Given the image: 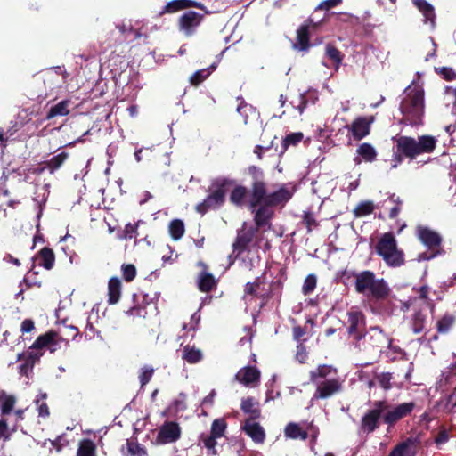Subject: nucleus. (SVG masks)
Here are the masks:
<instances>
[{
    "instance_id": "35",
    "label": "nucleus",
    "mask_w": 456,
    "mask_h": 456,
    "mask_svg": "<svg viewBox=\"0 0 456 456\" xmlns=\"http://www.w3.org/2000/svg\"><path fill=\"white\" fill-rule=\"evenodd\" d=\"M215 69H216V66L214 64H212L208 68L197 70L190 77L191 85L194 86H198L203 81H205Z\"/></svg>"
},
{
    "instance_id": "33",
    "label": "nucleus",
    "mask_w": 456,
    "mask_h": 456,
    "mask_svg": "<svg viewBox=\"0 0 456 456\" xmlns=\"http://www.w3.org/2000/svg\"><path fill=\"white\" fill-rule=\"evenodd\" d=\"M69 100H63L52 106L46 114V119H52L57 116H66L69 113Z\"/></svg>"
},
{
    "instance_id": "30",
    "label": "nucleus",
    "mask_w": 456,
    "mask_h": 456,
    "mask_svg": "<svg viewBox=\"0 0 456 456\" xmlns=\"http://www.w3.org/2000/svg\"><path fill=\"white\" fill-rule=\"evenodd\" d=\"M284 436L289 439L305 440L308 433L299 424L290 422L284 428Z\"/></svg>"
},
{
    "instance_id": "53",
    "label": "nucleus",
    "mask_w": 456,
    "mask_h": 456,
    "mask_svg": "<svg viewBox=\"0 0 456 456\" xmlns=\"http://www.w3.org/2000/svg\"><path fill=\"white\" fill-rule=\"evenodd\" d=\"M303 219H304V223L307 228L308 232H312V230L314 228L317 227V225H318V223H317L314 216L310 212L305 213Z\"/></svg>"
},
{
    "instance_id": "12",
    "label": "nucleus",
    "mask_w": 456,
    "mask_h": 456,
    "mask_svg": "<svg viewBox=\"0 0 456 456\" xmlns=\"http://www.w3.org/2000/svg\"><path fill=\"white\" fill-rule=\"evenodd\" d=\"M386 410V401L379 400L373 403L371 409L368 410L362 417L359 431L369 435L374 432L380 425L383 419V411Z\"/></svg>"
},
{
    "instance_id": "11",
    "label": "nucleus",
    "mask_w": 456,
    "mask_h": 456,
    "mask_svg": "<svg viewBox=\"0 0 456 456\" xmlns=\"http://www.w3.org/2000/svg\"><path fill=\"white\" fill-rule=\"evenodd\" d=\"M257 232V228L248 225L247 222L242 224L232 244L233 253L236 254V256L245 251H250L251 248L260 247L261 240L256 237Z\"/></svg>"
},
{
    "instance_id": "51",
    "label": "nucleus",
    "mask_w": 456,
    "mask_h": 456,
    "mask_svg": "<svg viewBox=\"0 0 456 456\" xmlns=\"http://www.w3.org/2000/svg\"><path fill=\"white\" fill-rule=\"evenodd\" d=\"M392 374L389 373V372H384V373H381V374H379L377 376V380L379 384V386L385 389V390H388L392 387V385H391V380H392Z\"/></svg>"
},
{
    "instance_id": "63",
    "label": "nucleus",
    "mask_w": 456,
    "mask_h": 456,
    "mask_svg": "<svg viewBox=\"0 0 456 456\" xmlns=\"http://www.w3.org/2000/svg\"><path fill=\"white\" fill-rule=\"evenodd\" d=\"M416 291L421 299L427 300L428 298L429 288L428 286H421Z\"/></svg>"
},
{
    "instance_id": "36",
    "label": "nucleus",
    "mask_w": 456,
    "mask_h": 456,
    "mask_svg": "<svg viewBox=\"0 0 456 456\" xmlns=\"http://www.w3.org/2000/svg\"><path fill=\"white\" fill-rule=\"evenodd\" d=\"M39 258H40V265L44 266L46 270H51L55 262V256L53 251L45 247L39 251Z\"/></svg>"
},
{
    "instance_id": "38",
    "label": "nucleus",
    "mask_w": 456,
    "mask_h": 456,
    "mask_svg": "<svg viewBox=\"0 0 456 456\" xmlns=\"http://www.w3.org/2000/svg\"><path fill=\"white\" fill-rule=\"evenodd\" d=\"M77 456H96V447L93 441L84 439L79 443Z\"/></svg>"
},
{
    "instance_id": "32",
    "label": "nucleus",
    "mask_w": 456,
    "mask_h": 456,
    "mask_svg": "<svg viewBox=\"0 0 456 456\" xmlns=\"http://www.w3.org/2000/svg\"><path fill=\"white\" fill-rule=\"evenodd\" d=\"M125 456H147L146 448L134 439L126 440Z\"/></svg>"
},
{
    "instance_id": "46",
    "label": "nucleus",
    "mask_w": 456,
    "mask_h": 456,
    "mask_svg": "<svg viewBox=\"0 0 456 456\" xmlns=\"http://www.w3.org/2000/svg\"><path fill=\"white\" fill-rule=\"evenodd\" d=\"M317 279L314 274H309L304 281L302 292L305 296L311 294L316 288Z\"/></svg>"
},
{
    "instance_id": "43",
    "label": "nucleus",
    "mask_w": 456,
    "mask_h": 456,
    "mask_svg": "<svg viewBox=\"0 0 456 456\" xmlns=\"http://www.w3.org/2000/svg\"><path fill=\"white\" fill-rule=\"evenodd\" d=\"M15 404V397L8 395H0V409L3 415L10 414Z\"/></svg>"
},
{
    "instance_id": "2",
    "label": "nucleus",
    "mask_w": 456,
    "mask_h": 456,
    "mask_svg": "<svg viewBox=\"0 0 456 456\" xmlns=\"http://www.w3.org/2000/svg\"><path fill=\"white\" fill-rule=\"evenodd\" d=\"M310 381L316 385L313 398L323 400L330 398L343 389L344 379L338 375L337 368L321 364L309 373Z\"/></svg>"
},
{
    "instance_id": "31",
    "label": "nucleus",
    "mask_w": 456,
    "mask_h": 456,
    "mask_svg": "<svg viewBox=\"0 0 456 456\" xmlns=\"http://www.w3.org/2000/svg\"><path fill=\"white\" fill-rule=\"evenodd\" d=\"M241 410L250 415L249 419H257L260 416L258 403L253 397L243 398L241 401Z\"/></svg>"
},
{
    "instance_id": "49",
    "label": "nucleus",
    "mask_w": 456,
    "mask_h": 456,
    "mask_svg": "<svg viewBox=\"0 0 456 456\" xmlns=\"http://www.w3.org/2000/svg\"><path fill=\"white\" fill-rule=\"evenodd\" d=\"M154 373V369L151 366H144L141 369L139 374V380L142 387H144L151 379Z\"/></svg>"
},
{
    "instance_id": "7",
    "label": "nucleus",
    "mask_w": 456,
    "mask_h": 456,
    "mask_svg": "<svg viewBox=\"0 0 456 456\" xmlns=\"http://www.w3.org/2000/svg\"><path fill=\"white\" fill-rule=\"evenodd\" d=\"M395 142L398 152L407 158L414 159L420 154L431 153L436 146L437 140L431 135H422L417 139L400 136L395 139Z\"/></svg>"
},
{
    "instance_id": "8",
    "label": "nucleus",
    "mask_w": 456,
    "mask_h": 456,
    "mask_svg": "<svg viewBox=\"0 0 456 456\" xmlns=\"http://www.w3.org/2000/svg\"><path fill=\"white\" fill-rule=\"evenodd\" d=\"M367 354L379 356L385 348H392V338L380 327L371 326L362 338V346H354Z\"/></svg>"
},
{
    "instance_id": "27",
    "label": "nucleus",
    "mask_w": 456,
    "mask_h": 456,
    "mask_svg": "<svg viewBox=\"0 0 456 456\" xmlns=\"http://www.w3.org/2000/svg\"><path fill=\"white\" fill-rule=\"evenodd\" d=\"M263 282L261 281L260 278H257L254 282H248L244 289L245 297L250 296L261 299L267 298L269 295L261 288Z\"/></svg>"
},
{
    "instance_id": "54",
    "label": "nucleus",
    "mask_w": 456,
    "mask_h": 456,
    "mask_svg": "<svg viewBox=\"0 0 456 456\" xmlns=\"http://www.w3.org/2000/svg\"><path fill=\"white\" fill-rule=\"evenodd\" d=\"M421 13L423 14V16L425 18V22H430L431 26L435 27L436 13H435L434 7L432 5H430L429 7L425 9V11L421 12Z\"/></svg>"
},
{
    "instance_id": "4",
    "label": "nucleus",
    "mask_w": 456,
    "mask_h": 456,
    "mask_svg": "<svg viewBox=\"0 0 456 456\" xmlns=\"http://www.w3.org/2000/svg\"><path fill=\"white\" fill-rule=\"evenodd\" d=\"M403 122L410 126L422 124L425 111L424 90L420 87H408L400 104Z\"/></svg>"
},
{
    "instance_id": "1",
    "label": "nucleus",
    "mask_w": 456,
    "mask_h": 456,
    "mask_svg": "<svg viewBox=\"0 0 456 456\" xmlns=\"http://www.w3.org/2000/svg\"><path fill=\"white\" fill-rule=\"evenodd\" d=\"M296 192V186L291 183H282L275 191H268L265 181L256 180L249 188L248 207L254 213L255 228L267 226L271 228V219L274 212L273 207H283Z\"/></svg>"
},
{
    "instance_id": "24",
    "label": "nucleus",
    "mask_w": 456,
    "mask_h": 456,
    "mask_svg": "<svg viewBox=\"0 0 456 456\" xmlns=\"http://www.w3.org/2000/svg\"><path fill=\"white\" fill-rule=\"evenodd\" d=\"M249 190L240 184H234L230 194V201L237 206L241 207L246 202L248 204Z\"/></svg>"
},
{
    "instance_id": "14",
    "label": "nucleus",
    "mask_w": 456,
    "mask_h": 456,
    "mask_svg": "<svg viewBox=\"0 0 456 456\" xmlns=\"http://www.w3.org/2000/svg\"><path fill=\"white\" fill-rule=\"evenodd\" d=\"M322 23L323 19L315 20L314 17L311 15L297 29V37L293 48L300 52H308L311 47L310 32L317 29Z\"/></svg>"
},
{
    "instance_id": "25",
    "label": "nucleus",
    "mask_w": 456,
    "mask_h": 456,
    "mask_svg": "<svg viewBox=\"0 0 456 456\" xmlns=\"http://www.w3.org/2000/svg\"><path fill=\"white\" fill-rule=\"evenodd\" d=\"M198 288L201 292H210L217 286V280L206 270L200 272L197 278Z\"/></svg>"
},
{
    "instance_id": "50",
    "label": "nucleus",
    "mask_w": 456,
    "mask_h": 456,
    "mask_svg": "<svg viewBox=\"0 0 456 456\" xmlns=\"http://www.w3.org/2000/svg\"><path fill=\"white\" fill-rule=\"evenodd\" d=\"M122 275L126 281H132L136 276V268L132 264L123 265L121 266Z\"/></svg>"
},
{
    "instance_id": "22",
    "label": "nucleus",
    "mask_w": 456,
    "mask_h": 456,
    "mask_svg": "<svg viewBox=\"0 0 456 456\" xmlns=\"http://www.w3.org/2000/svg\"><path fill=\"white\" fill-rule=\"evenodd\" d=\"M356 153L357 156L354 159L355 164H360L362 161L373 162L378 155L376 149L369 142L360 144Z\"/></svg>"
},
{
    "instance_id": "17",
    "label": "nucleus",
    "mask_w": 456,
    "mask_h": 456,
    "mask_svg": "<svg viewBox=\"0 0 456 456\" xmlns=\"http://www.w3.org/2000/svg\"><path fill=\"white\" fill-rule=\"evenodd\" d=\"M182 435V429L178 423L166 421L159 428L156 442L159 444H172L178 441Z\"/></svg>"
},
{
    "instance_id": "57",
    "label": "nucleus",
    "mask_w": 456,
    "mask_h": 456,
    "mask_svg": "<svg viewBox=\"0 0 456 456\" xmlns=\"http://www.w3.org/2000/svg\"><path fill=\"white\" fill-rule=\"evenodd\" d=\"M35 330V323L31 319H25L20 325L21 333H28Z\"/></svg>"
},
{
    "instance_id": "52",
    "label": "nucleus",
    "mask_w": 456,
    "mask_h": 456,
    "mask_svg": "<svg viewBox=\"0 0 456 456\" xmlns=\"http://www.w3.org/2000/svg\"><path fill=\"white\" fill-rule=\"evenodd\" d=\"M238 100L240 101V103L237 107V111L240 115L245 116L244 123H248V112L254 111V109L251 105L247 104L241 98L238 97Z\"/></svg>"
},
{
    "instance_id": "28",
    "label": "nucleus",
    "mask_w": 456,
    "mask_h": 456,
    "mask_svg": "<svg viewBox=\"0 0 456 456\" xmlns=\"http://www.w3.org/2000/svg\"><path fill=\"white\" fill-rule=\"evenodd\" d=\"M69 156V155L68 152L61 151V153L51 158L49 160L45 161L40 171L42 172L46 169L51 174H53L64 164V162L68 159Z\"/></svg>"
},
{
    "instance_id": "18",
    "label": "nucleus",
    "mask_w": 456,
    "mask_h": 456,
    "mask_svg": "<svg viewBox=\"0 0 456 456\" xmlns=\"http://www.w3.org/2000/svg\"><path fill=\"white\" fill-rule=\"evenodd\" d=\"M374 120L373 116L357 117L347 128L354 139L360 141L370 134V126Z\"/></svg>"
},
{
    "instance_id": "39",
    "label": "nucleus",
    "mask_w": 456,
    "mask_h": 456,
    "mask_svg": "<svg viewBox=\"0 0 456 456\" xmlns=\"http://www.w3.org/2000/svg\"><path fill=\"white\" fill-rule=\"evenodd\" d=\"M325 54L330 60L333 61L335 69H338L343 60L342 53L334 45L328 44L325 46Z\"/></svg>"
},
{
    "instance_id": "58",
    "label": "nucleus",
    "mask_w": 456,
    "mask_h": 456,
    "mask_svg": "<svg viewBox=\"0 0 456 456\" xmlns=\"http://www.w3.org/2000/svg\"><path fill=\"white\" fill-rule=\"evenodd\" d=\"M440 73L448 81L456 79V72L452 68L444 67L441 69Z\"/></svg>"
},
{
    "instance_id": "21",
    "label": "nucleus",
    "mask_w": 456,
    "mask_h": 456,
    "mask_svg": "<svg viewBox=\"0 0 456 456\" xmlns=\"http://www.w3.org/2000/svg\"><path fill=\"white\" fill-rule=\"evenodd\" d=\"M242 429L256 444L264 443L265 439V432L263 427L254 419H247Z\"/></svg>"
},
{
    "instance_id": "42",
    "label": "nucleus",
    "mask_w": 456,
    "mask_h": 456,
    "mask_svg": "<svg viewBox=\"0 0 456 456\" xmlns=\"http://www.w3.org/2000/svg\"><path fill=\"white\" fill-rule=\"evenodd\" d=\"M227 424L224 419H216L212 422L210 433L214 436L223 438L225 435Z\"/></svg>"
},
{
    "instance_id": "20",
    "label": "nucleus",
    "mask_w": 456,
    "mask_h": 456,
    "mask_svg": "<svg viewBox=\"0 0 456 456\" xmlns=\"http://www.w3.org/2000/svg\"><path fill=\"white\" fill-rule=\"evenodd\" d=\"M235 379L246 387H256L260 379V371L253 366L243 367L236 373Z\"/></svg>"
},
{
    "instance_id": "62",
    "label": "nucleus",
    "mask_w": 456,
    "mask_h": 456,
    "mask_svg": "<svg viewBox=\"0 0 456 456\" xmlns=\"http://www.w3.org/2000/svg\"><path fill=\"white\" fill-rule=\"evenodd\" d=\"M305 334V330L302 327L295 326L293 328V338L295 340L299 341Z\"/></svg>"
},
{
    "instance_id": "48",
    "label": "nucleus",
    "mask_w": 456,
    "mask_h": 456,
    "mask_svg": "<svg viewBox=\"0 0 456 456\" xmlns=\"http://www.w3.org/2000/svg\"><path fill=\"white\" fill-rule=\"evenodd\" d=\"M343 3V0H323L322 1L314 10V12L318 11L329 12L330 10L339 6Z\"/></svg>"
},
{
    "instance_id": "5",
    "label": "nucleus",
    "mask_w": 456,
    "mask_h": 456,
    "mask_svg": "<svg viewBox=\"0 0 456 456\" xmlns=\"http://www.w3.org/2000/svg\"><path fill=\"white\" fill-rule=\"evenodd\" d=\"M375 250L389 267H400L405 263L404 252L398 247L393 232L383 233L377 241Z\"/></svg>"
},
{
    "instance_id": "6",
    "label": "nucleus",
    "mask_w": 456,
    "mask_h": 456,
    "mask_svg": "<svg viewBox=\"0 0 456 456\" xmlns=\"http://www.w3.org/2000/svg\"><path fill=\"white\" fill-rule=\"evenodd\" d=\"M235 184V180L229 177H217L212 180L208 188V195L196 209L200 213H206L222 206L225 200L226 192Z\"/></svg>"
},
{
    "instance_id": "3",
    "label": "nucleus",
    "mask_w": 456,
    "mask_h": 456,
    "mask_svg": "<svg viewBox=\"0 0 456 456\" xmlns=\"http://www.w3.org/2000/svg\"><path fill=\"white\" fill-rule=\"evenodd\" d=\"M341 277L346 280L354 278L355 291L375 300L386 299L391 291L384 279H377L375 273L369 270L358 273L344 271Z\"/></svg>"
},
{
    "instance_id": "55",
    "label": "nucleus",
    "mask_w": 456,
    "mask_h": 456,
    "mask_svg": "<svg viewBox=\"0 0 456 456\" xmlns=\"http://www.w3.org/2000/svg\"><path fill=\"white\" fill-rule=\"evenodd\" d=\"M138 224H127L125 227L124 233L126 239H133L137 236Z\"/></svg>"
},
{
    "instance_id": "61",
    "label": "nucleus",
    "mask_w": 456,
    "mask_h": 456,
    "mask_svg": "<svg viewBox=\"0 0 456 456\" xmlns=\"http://www.w3.org/2000/svg\"><path fill=\"white\" fill-rule=\"evenodd\" d=\"M38 404V415L43 418H46L49 416L50 411L47 404L45 402L40 403L38 400L37 401Z\"/></svg>"
},
{
    "instance_id": "10",
    "label": "nucleus",
    "mask_w": 456,
    "mask_h": 456,
    "mask_svg": "<svg viewBox=\"0 0 456 456\" xmlns=\"http://www.w3.org/2000/svg\"><path fill=\"white\" fill-rule=\"evenodd\" d=\"M65 346L68 341L62 338L56 331L49 330L37 338L34 343L28 347V351L37 355V360L44 355L45 351L55 353L61 348V345Z\"/></svg>"
},
{
    "instance_id": "45",
    "label": "nucleus",
    "mask_w": 456,
    "mask_h": 456,
    "mask_svg": "<svg viewBox=\"0 0 456 456\" xmlns=\"http://www.w3.org/2000/svg\"><path fill=\"white\" fill-rule=\"evenodd\" d=\"M454 322V317L450 314L444 315L436 323L439 333H446L449 331Z\"/></svg>"
},
{
    "instance_id": "13",
    "label": "nucleus",
    "mask_w": 456,
    "mask_h": 456,
    "mask_svg": "<svg viewBox=\"0 0 456 456\" xmlns=\"http://www.w3.org/2000/svg\"><path fill=\"white\" fill-rule=\"evenodd\" d=\"M347 333L354 346H362V338L364 337L366 320L361 310L351 308L347 314Z\"/></svg>"
},
{
    "instance_id": "47",
    "label": "nucleus",
    "mask_w": 456,
    "mask_h": 456,
    "mask_svg": "<svg viewBox=\"0 0 456 456\" xmlns=\"http://www.w3.org/2000/svg\"><path fill=\"white\" fill-rule=\"evenodd\" d=\"M200 322V314L199 312H195L191 314L190 322L183 323L182 326L183 330L185 331H196Z\"/></svg>"
},
{
    "instance_id": "59",
    "label": "nucleus",
    "mask_w": 456,
    "mask_h": 456,
    "mask_svg": "<svg viewBox=\"0 0 456 456\" xmlns=\"http://www.w3.org/2000/svg\"><path fill=\"white\" fill-rule=\"evenodd\" d=\"M248 173L254 177V181L252 183H254L256 180L264 181L263 171L259 167L256 166L249 167Z\"/></svg>"
},
{
    "instance_id": "34",
    "label": "nucleus",
    "mask_w": 456,
    "mask_h": 456,
    "mask_svg": "<svg viewBox=\"0 0 456 456\" xmlns=\"http://www.w3.org/2000/svg\"><path fill=\"white\" fill-rule=\"evenodd\" d=\"M218 439L220 438L214 436L211 433H203L200 436L199 442L208 450V453L216 455Z\"/></svg>"
},
{
    "instance_id": "15",
    "label": "nucleus",
    "mask_w": 456,
    "mask_h": 456,
    "mask_svg": "<svg viewBox=\"0 0 456 456\" xmlns=\"http://www.w3.org/2000/svg\"><path fill=\"white\" fill-rule=\"evenodd\" d=\"M38 362L37 355L27 350L17 354L16 366L15 363L10 362L8 367L15 368L20 379L25 378L28 380L33 376L35 364Z\"/></svg>"
},
{
    "instance_id": "41",
    "label": "nucleus",
    "mask_w": 456,
    "mask_h": 456,
    "mask_svg": "<svg viewBox=\"0 0 456 456\" xmlns=\"http://www.w3.org/2000/svg\"><path fill=\"white\" fill-rule=\"evenodd\" d=\"M427 317L421 312H417L411 318V330L415 334H419L425 330Z\"/></svg>"
},
{
    "instance_id": "60",
    "label": "nucleus",
    "mask_w": 456,
    "mask_h": 456,
    "mask_svg": "<svg viewBox=\"0 0 456 456\" xmlns=\"http://www.w3.org/2000/svg\"><path fill=\"white\" fill-rule=\"evenodd\" d=\"M296 358L300 363H304L306 361L307 353L305 348L302 345L297 346Z\"/></svg>"
},
{
    "instance_id": "56",
    "label": "nucleus",
    "mask_w": 456,
    "mask_h": 456,
    "mask_svg": "<svg viewBox=\"0 0 456 456\" xmlns=\"http://www.w3.org/2000/svg\"><path fill=\"white\" fill-rule=\"evenodd\" d=\"M11 432L4 419H0V440L7 441L10 439Z\"/></svg>"
},
{
    "instance_id": "37",
    "label": "nucleus",
    "mask_w": 456,
    "mask_h": 456,
    "mask_svg": "<svg viewBox=\"0 0 456 456\" xmlns=\"http://www.w3.org/2000/svg\"><path fill=\"white\" fill-rule=\"evenodd\" d=\"M168 230L172 239L175 240H178L184 235V224L180 219H174L170 222Z\"/></svg>"
},
{
    "instance_id": "29",
    "label": "nucleus",
    "mask_w": 456,
    "mask_h": 456,
    "mask_svg": "<svg viewBox=\"0 0 456 456\" xmlns=\"http://www.w3.org/2000/svg\"><path fill=\"white\" fill-rule=\"evenodd\" d=\"M181 357L190 364H196L203 359V354L200 349L194 346L186 345L183 348Z\"/></svg>"
},
{
    "instance_id": "16",
    "label": "nucleus",
    "mask_w": 456,
    "mask_h": 456,
    "mask_svg": "<svg viewBox=\"0 0 456 456\" xmlns=\"http://www.w3.org/2000/svg\"><path fill=\"white\" fill-rule=\"evenodd\" d=\"M415 407V403H403L397 406H391L386 401V410L383 411V421L388 425L393 426L400 419L410 415Z\"/></svg>"
},
{
    "instance_id": "40",
    "label": "nucleus",
    "mask_w": 456,
    "mask_h": 456,
    "mask_svg": "<svg viewBox=\"0 0 456 456\" xmlns=\"http://www.w3.org/2000/svg\"><path fill=\"white\" fill-rule=\"evenodd\" d=\"M374 203L370 200L360 202L354 209V214L357 217L370 215L374 211Z\"/></svg>"
},
{
    "instance_id": "23",
    "label": "nucleus",
    "mask_w": 456,
    "mask_h": 456,
    "mask_svg": "<svg viewBox=\"0 0 456 456\" xmlns=\"http://www.w3.org/2000/svg\"><path fill=\"white\" fill-rule=\"evenodd\" d=\"M191 7L202 8V5L193 0H172L163 7L161 14L174 13Z\"/></svg>"
},
{
    "instance_id": "9",
    "label": "nucleus",
    "mask_w": 456,
    "mask_h": 456,
    "mask_svg": "<svg viewBox=\"0 0 456 456\" xmlns=\"http://www.w3.org/2000/svg\"><path fill=\"white\" fill-rule=\"evenodd\" d=\"M418 239L430 250L418 256V261L430 260L442 253L441 235L428 227L418 226L416 232Z\"/></svg>"
},
{
    "instance_id": "19",
    "label": "nucleus",
    "mask_w": 456,
    "mask_h": 456,
    "mask_svg": "<svg viewBox=\"0 0 456 456\" xmlns=\"http://www.w3.org/2000/svg\"><path fill=\"white\" fill-rule=\"evenodd\" d=\"M203 15L193 11L184 12L179 19V28L186 36H191L202 20Z\"/></svg>"
},
{
    "instance_id": "26",
    "label": "nucleus",
    "mask_w": 456,
    "mask_h": 456,
    "mask_svg": "<svg viewBox=\"0 0 456 456\" xmlns=\"http://www.w3.org/2000/svg\"><path fill=\"white\" fill-rule=\"evenodd\" d=\"M122 284L118 277H112L108 282V303L110 305L117 304L121 296Z\"/></svg>"
},
{
    "instance_id": "64",
    "label": "nucleus",
    "mask_w": 456,
    "mask_h": 456,
    "mask_svg": "<svg viewBox=\"0 0 456 456\" xmlns=\"http://www.w3.org/2000/svg\"><path fill=\"white\" fill-rule=\"evenodd\" d=\"M414 5L419 10V12L425 11L431 4L428 3L426 0H412Z\"/></svg>"
},
{
    "instance_id": "44",
    "label": "nucleus",
    "mask_w": 456,
    "mask_h": 456,
    "mask_svg": "<svg viewBox=\"0 0 456 456\" xmlns=\"http://www.w3.org/2000/svg\"><path fill=\"white\" fill-rule=\"evenodd\" d=\"M303 138L304 134L301 132L290 133L282 140L281 146L286 151L289 146L297 145Z\"/></svg>"
}]
</instances>
